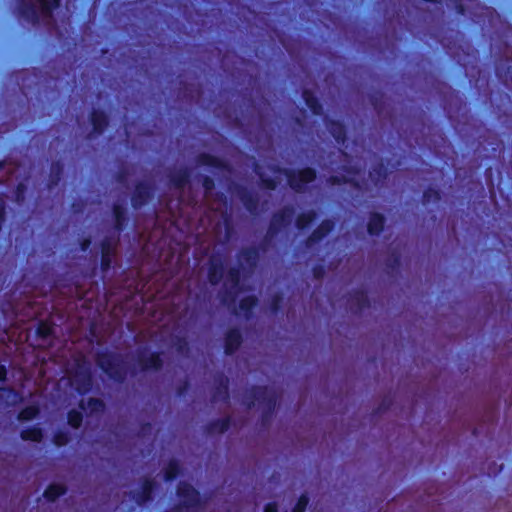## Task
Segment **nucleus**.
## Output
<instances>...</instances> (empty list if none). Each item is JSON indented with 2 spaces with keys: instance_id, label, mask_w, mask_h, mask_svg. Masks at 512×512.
Instances as JSON below:
<instances>
[{
  "instance_id": "f257e3e1",
  "label": "nucleus",
  "mask_w": 512,
  "mask_h": 512,
  "mask_svg": "<svg viewBox=\"0 0 512 512\" xmlns=\"http://www.w3.org/2000/svg\"><path fill=\"white\" fill-rule=\"evenodd\" d=\"M25 9L24 13L32 17L46 19L50 16L52 9L58 5V0H21Z\"/></svg>"
},
{
  "instance_id": "f03ea898",
  "label": "nucleus",
  "mask_w": 512,
  "mask_h": 512,
  "mask_svg": "<svg viewBox=\"0 0 512 512\" xmlns=\"http://www.w3.org/2000/svg\"><path fill=\"white\" fill-rule=\"evenodd\" d=\"M179 497L187 512H194L199 502L198 493L188 484H182L178 490Z\"/></svg>"
},
{
  "instance_id": "7ed1b4c3",
  "label": "nucleus",
  "mask_w": 512,
  "mask_h": 512,
  "mask_svg": "<svg viewBox=\"0 0 512 512\" xmlns=\"http://www.w3.org/2000/svg\"><path fill=\"white\" fill-rule=\"evenodd\" d=\"M315 178V173L312 169H303L297 175L290 177L289 182L291 187L296 190L301 189V185L311 182Z\"/></svg>"
},
{
  "instance_id": "20e7f679",
  "label": "nucleus",
  "mask_w": 512,
  "mask_h": 512,
  "mask_svg": "<svg viewBox=\"0 0 512 512\" xmlns=\"http://www.w3.org/2000/svg\"><path fill=\"white\" fill-rule=\"evenodd\" d=\"M383 226V217L381 215H373L369 221L368 229L371 234L378 233Z\"/></svg>"
},
{
  "instance_id": "39448f33",
  "label": "nucleus",
  "mask_w": 512,
  "mask_h": 512,
  "mask_svg": "<svg viewBox=\"0 0 512 512\" xmlns=\"http://www.w3.org/2000/svg\"><path fill=\"white\" fill-rule=\"evenodd\" d=\"M64 493V488L61 485L54 484L47 488L45 491V497L48 500H55L58 496Z\"/></svg>"
},
{
  "instance_id": "423d86ee",
  "label": "nucleus",
  "mask_w": 512,
  "mask_h": 512,
  "mask_svg": "<svg viewBox=\"0 0 512 512\" xmlns=\"http://www.w3.org/2000/svg\"><path fill=\"white\" fill-rule=\"evenodd\" d=\"M95 131L100 132L106 123L105 116L102 113H95L92 118Z\"/></svg>"
},
{
  "instance_id": "0eeeda50",
  "label": "nucleus",
  "mask_w": 512,
  "mask_h": 512,
  "mask_svg": "<svg viewBox=\"0 0 512 512\" xmlns=\"http://www.w3.org/2000/svg\"><path fill=\"white\" fill-rule=\"evenodd\" d=\"M37 413H38V409L36 407H34V406L28 407L20 413V419L30 420L33 417H35L37 415Z\"/></svg>"
},
{
  "instance_id": "6e6552de",
  "label": "nucleus",
  "mask_w": 512,
  "mask_h": 512,
  "mask_svg": "<svg viewBox=\"0 0 512 512\" xmlns=\"http://www.w3.org/2000/svg\"><path fill=\"white\" fill-rule=\"evenodd\" d=\"M23 438L32 440V441H40L42 438L41 431L38 429H34L32 431H27L23 433Z\"/></svg>"
},
{
  "instance_id": "1a4fd4ad",
  "label": "nucleus",
  "mask_w": 512,
  "mask_h": 512,
  "mask_svg": "<svg viewBox=\"0 0 512 512\" xmlns=\"http://www.w3.org/2000/svg\"><path fill=\"white\" fill-rule=\"evenodd\" d=\"M81 414L78 412H71L69 414V424L73 427H78L81 423Z\"/></svg>"
},
{
  "instance_id": "9d476101",
  "label": "nucleus",
  "mask_w": 512,
  "mask_h": 512,
  "mask_svg": "<svg viewBox=\"0 0 512 512\" xmlns=\"http://www.w3.org/2000/svg\"><path fill=\"white\" fill-rule=\"evenodd\" d=\"M307 503H308V498L306 496H302L299 499L298 503L296 504V506L292 512H304Z\"/></svg>"
},
{
  "instance_id": "9b49d317",
  "label": "nucleus",
  "mask_w": 512,
  "mask_h": 512,
  "mask_svg": "<svg viewBox=\"0 0 512 512\" xmlns=\"http://www.w3.org/2000/svg\"><path fill=\"white\" fill-rule=\"evenodd\" d=\"M178 472V464L176 462H172L170 465H169V468L166 472L167 474V478L168 479H171L173 478Z\"/></svg>"
},
{
  "instance_id": "f8f14e48",
  "label": "nucleus",
  "mask_w": 512,
  "mask_h": 512,
  "mask_svg": "<svg viewBox=\"0 0 512 512\" xmlns=\"http://www.w3.org/2000/svg\"><path fill=\"white\" fill-rule=\"evenodd\" d=\"M332 228V225H331V222L330 221H326L324 222L319 231L317 233H319L320 235H316L317 238H320L322 235H324L325 233H327L328 231H330Z\"/></svg>"
},
{
  "instance_id": "ddd939ff",
  "label": "nucleus",
  "mask_w": 512,
  "mask_h": 512,
  "mask_svg": "<svg viewBox=\"0 0 512 512\" xmlns=\"http://www.w3.org/2000/svg\"><path fill=\"white\" fill-rule=\"evenodd\" d=\"M305 217H306V216H302L301 218H299V220H298V225H299L300 227H304V226L306 225V223H307V222H309V221L311 220V216H310V214H309V215H307V220H306V221H304V218H305Z\"/></svg>"
},
{
  "instance_id": "4468645a",
  "label": "nucleus",
  "mask_w": 512,
  "mask_h": 512,
  "mask_svg": "<svg viewBox=\"0 0 512 512\" xmlns=\"http://www.w3.org/2000/svg\"><path fill=\"white\" fill-rule=\"evenodd\" d=\"M6 373V368L4 366H0V381L5 379Z\"/></svg>"
},
{
  "instance_id": "2eb2a0df",
  "label": "nucleus",
  "mask_w": 512,
  "mask_h": 512,
  "mask_svg": "<svg viewBox=\"0 0 512 512\" xmlns=\"http://www.w3.org/2000/svg\"><path fill=\"white\" fill-rule=\"evenodd\" d=\"M264 512H277V509L273 504H269L266 506Z\"/></svg>"
},
{
  "instance_id": "dca6fc26",
  "label": "nucleus",
  "mask_w": 512,
  "mask_h": 512,
  "mask_svg": "<svg viewBox=\"0 0 512 512\" xmlns=\"http://www.w3.org/2000/svg\"><path fill=\"white\" fill-rule=\"evenodd\" d=\"M253 302H254L253 300H247V301H245L244 306L245 307L251 306L253 304Z\"/></svg>"
},
{
  "instance_id": "f3484780",
  "label": "nucleus",
  "mask_w": 512,
  "mask_h": 512,
  "mask_svg": "<svg viewBox=\"0 0 512 512\" xmlns=\"http://www.w3.org/2000/svg\"><path fill=\"white\" fill-rule=\"evenodd\" d=\"M57 444H58V445H62V444H64V441H59V440H57Z\"/></svg>"
},
{
  "instance_id": "a211bd4d",
  "label": "nucleus",
  "mask_w": 512,
  "mask_h": 512,
  "mask_svg": "<svg viewBox=\"0 0 512 512\" xmlns=\"http://www.w3.org/2000/svg\"><path fill=\"white\" fill-rule=\"evenodd\" d=\"M352 180H353L352 178L345 179V181H352Z\"/></svg>"
}]
</instances>
